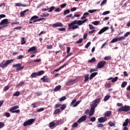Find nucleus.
<instances>
[{
  "mask_svg": "<svg viewBox=\"0 0 130 130\" xmlns=\"http://www.w3.org/2000/svg\"><path fill=\"white\" fill-rule=\"evenodd\" d=\"M108 14H110V11H105L103 13L102 15L103 16H105V15H108Z\"/></svg>",
  "mask_w": 130,
  "mask_h": 130,
  "instance_id": "obj_48",
  "label": "nucleus"
},
{
  "mask_svg": "<svg viewBox=\"0 0 130 130\" xmlns=\"http://www.w3.org/2000/svg\"><path fill=\"white\" fill-rule=\"evenodd\" d=\"M66 99H67V98H66L65 96H63L59 99V101H60V102H62V101H64Z\"/></svg>",
  "mask_w": 130,
  "mask_h": 130,
  "instance_id": "obj_36",
  "label": "nucleus"
},
{
  "mask_svg": "<svg viewBox=\"0 0 130 130\" xmlns=\"http://www.w3.org/2000/svg\"><path fill=\"white\" fill-rule=\"evenodd\" d=\"M129 121V119H128V118L126 119L125 122L122 124V126H127Z\"/></svg>",
  "mask_w": 130,
  "mask_h": 130,
  "instance_id": "obj_20",
  "label": "nucleus"
},
{
  "mask_svg": "<svg viewBox=\"0 0 130 130\" xmlns=\"http://www.w3.org/2000/svg\"><path fill=\"white\" fill-rule=\"evenodd\" d=\"M130 110V106H124L118 109V111L120 112L121 111H124L125 112H127V111H129Z\"/></svg>",
  "mask_w": 130,
  "mask_h": 130,
  "instance_id": "obj_4",
  "label": "nucleus"
},
{
  "mask_svg": "<svg viewBox=\"0 0 130 130\" xmlns=\"http://www.w3.org/2000/svg\"><path fill=\"white\" fill-rule=\"evenodd\" d=\"M26 44V41H25V38H22L21 40V45H23V44Z\"/></svg>",
  "mask_w": 130,
  "mask_h": 130,
  "instance_id": "obj_31",
  "label": "nucleus"
},
{
  "mask_svg": "<svg viewBox=\"0 0 130 130\" xmlns=\"http://www.w3.org/2000/svg\"><path fill=\"white\" fill-rule=\"evenodd\" d=\"M117 80H118V77H114L112 80V83H115V82H116V81H117Z\"/></svg>",
  "mask_w": 130,
  "mask_h": 130,
  "instance_id": "obj_37",
  "label": "nucleus"
},
{
  "mask_svg": "<svg viewBox=\"0 0 130 130\" xmlns=\"http://www.w3.org/2000/svg\"><path fill=\"white\" fill-rule=\"evenodd\" d=\"M123 74L124 77H128V74H127V72H126V71H124Z\"/></svg>",
  "mask_w": 130,
  "mask_h": 130,
  "instance_id": "obj_63",
  "label": "nucleus"
},
{
  "mask_svg": "<svg viewBox=\"0 0 130 130\" xmlns=\"http://www.w3.org/2000/svg\"><path fill=\"white\" fill-rule=\"evenodd\" d=\"M59 112H60V109H57L56 110H54V114H55V115H56V114H57V113H59Z\"/></svg>",
  "mask_w": 130,
  "mask_h": 130,
  "instance_id": "obj_30",
  "label": "nucleus"
},
{
  "mask_svg": "<svg viewBox=\"0 0 130 130\" xmlns=\"http://www.w3.org/2000/svg\"><path fill=\"white\" fill-rule=\"evenodd\" d=\"M106 1H103L101 4V7H103V6H104V5H105V4H106Z\"/></svg>",
  "mask_w": 130,
  "mask_h": 130,
  "instance_id": "obj_61",
  "label": "nucleus"
},
{
  "mask_svg": "<svg viewBox=\"0 0 130 130\" xmlns=\"http://www.w3.org/2000/svg\"><path fill=\"white\" fill-rule=\"evenodd\" d=\"M70 51H71V47H67V54H69V53H70Z\"/></svg>",
  "mask_w": 130,
  "mask_h": 130,
  "instance_id": "obj_51",
  "label": "nucleus"
},
{
  "mask_svg": "<svg viewBox=\"0 0 130 130\" xmlns=\"http://www.w3.org/2000/svg\"><path fill=\"white\" fill-rule=\"evenodd\" d=\"M9 89H10V87H9V86H6L4 87V91H8V90H9Z\"/></svg>",
  "mask_w": 130,
  "mask_h": 130,
  "instance_id": "obj_55",
  "label": "nucleus"
},
{
  "mask_svg": "<svg viewBox=\"0 0 130 130\" xmlns=\"http://www.w3.org/2000/svg\"><path fill=\"white\" fill-rule=\"evenodd\" d=\"M108 124L109 126H111V127L114 126L115 125V124L112 122H109L108 123Z\"/></svg>",
  "mask_w": 130,
  "mask_h": 130,
  "instance_id": "obj_45",
  "label": "nucleus"
},
{
  "mask_svg": "<svg viewBox=\"0 0 130 130\" xmlns=\"http://www.w3.org/2000/svg\"><path fill=\"white\" fill-rule=\"evenodd\" d=\"M90 121H92V122H94L96 121V118L95 117H92L90 119Z\"/></svg>",
  "mask_w": 130,
  "mask_h": 130,
  "instance_id": "obj_46",
  "label": "nucleus"
},
{
  "mask_svg": "<svg viewBox=\"0 0 130 130\" xmlns=\"http://www.w3.org/2000/svg\"><path fill=\"white\" fill-rule=\"evenodd\" d=\"M96 75H98V72H94L91 74L89 77V80H92Z\"/></svg>",
  "mask_w": 130,
  "mask_h": 130,
  "instance_id": "obj_19",
  "label": "nucleus"
},
{
  "mask_svg": "<svg viewBox=\"0 0 130 130\" xmlns=\"http://www.w3.org/2000/svg\"><path fill=\"white\" fill-rule=\"evenodd\" d=\"M76 99H74L73 100L71 103V105L73 106V107H77V106H78V104H80V103H81V101H78L77 102Z\"/></svg>",
  "mask_w": 130,
  "mask_h": 130,
  "instance_id": "obj_10",
  "label": "nucleus"
},
{
  "mask_svg": "<svg viewBox=\"0 0 130 130\" xmlns=\"http://www.w3.org/2000/svg\"><path fill=\"white\" fill-rule=\"evenodd\" d=\"M88 62H90V63H93V62H96V58H95V57H93L92 59L88 60Z\"/></svg>",
  "mask_w": 130,
  "mask_h": 130,
  "instance_id": "obj_26",
  "label": "nucleus"
},
{
  "mask_svg": "<svg viewBox=\"0 0 130 130\" xmlns=\"http://www.w3.org/2000/svg\"><path fill=\"white\" fill-rule=\"evenodd\" d=\"M111 111H108L105 112V117H109L110 116H111Z\"/></svg>",
  "mask_w": 130,
  "mask_h": 130,
  "instance_id": "obj_18",
  "label": "nucleus"
},
{
  "mask_svg": "<svg viewBox=\"0 0 130 130\" xmlns=\"http://www.w3.org/2000/svg\"><path fill=\"white\" fill-rule=\"evenodd\" d=\"M92 24L94 25L95 26H97L100 24V21H95L92 22Z\"/></svg>",
  "mask_w": 130,
  "mask_h": 130,
  "instance_id": "obj_29",
  "label": "nucleus"
},
{
  "mask_svg": "<svg viewBox=\"0 0 130 130\" xmlns=\"http://www.w3.org/2000/svg\"><path fill=\"white\" fill-rule=\"evenodd\" d=\"M54 9H55V7L54 6H52L50 8H49L48 12L49 13H50V12H52V11H53V10H54Z\"/></svg>",
  "mask_w": 130,
  "mask_h": 130,
  "instance_id": "obj_39",
  "label": "nucleus"
},
{
  "mask_svg": "<svg viewBox=\"0 0 130 130\" xmlns=\"http://www.w3.org/2000/svg\"><path fill=\"white\" fill-rule=\"evenodd\" d=\"M66 108H67V105L66 104H62V105H61L60 109L61 110H64Z\"/></svg>",
  "mask_w": 130,
  "mask_h": 130,
  "instance_id": "obj_27",
  "label": "nucleus"
},
{
  "mask_svg": "<svg viewBox=\"0 0 130 130\" xmlns=\"http://www.w3.org/2000/svg\"><path fill=\"white\" fill-rule=\"evenodd\" d=\"M60 89H61V86L57 85L54 89V92H57V91H59V90H60Z\"/></svg>",
  "mask_w": 130,
  "mask_h": 130,
  "instance_id": "obj_23",
  "label": "nucleus"
},
{
  "mask_svg": "<svg viewBox=\"0 0 130 130\" xmlns=\"http://www.w3.org/2000/svg\"><path fill=\"white\" fill-rule=\"evenodd\" d=\"M105 60H111V56H108L104 57Z\"/></svg>",
  "mask_w": 130,
  "mask_h": 130,
  "instance_id": "obj_34",
  "label": "nucleus"
},
{
  "mask_svg": "<svg viewBox=\"0 0 130 130\" xmlns=\"http://www.w3.org/2000/svg\"><path fill=\"white\" fill-rule=\"evenodd\" d=\"M86 119H87V116L84 115V116H82L80 118H79L77 120V122H78V123H81V122H83V121H86Z\"/></svg>",
  "mask_w": 130,
  "mask_h": 130,
  "instance_id": "obj_13",
  "label": "nucleus"
},
{
  "mask_svg": "<svg viewBox=\"0 0 130 130\" xmlns=\"http://www.w3.org/2000/svg\"><path fill=\"white\" fill-rule=\"evenodd\" d=\"M14 62V59H12L11 60H8L5 63V60H4L2 63H0V68L2 69H5V68H7L10 63H12V62Z\"/></svg>",
  "mask_w": 130,
  "mask_h": 130,
  "instance_id": "obj_3",
  "label": "nucleus"
},
{
  "mask_svg": "<svg viewBox=\"0 0 130 130\" xmlns=\"http://www.w3.org/2000/svg\"><path fill=\"white\" fill-rule=\"evenodd\" d=\"M118 41H121V40H124L125 38L123 36L119 37V38H117Z\"/></svg>",
  "mask_w": 130,
  "mask_h": 130,
  "instance_id": "obj_35",
  "label": "nucleus"
},
{
  "mask_svg": "<svg viewBox=\"0 0 130 130\" xmlns=\"http://www.w3.org/2000/svg\"><path fill=\"white\" fill-rule=\"evenodd\" d=\"M70 9H67L64 11L63 15L66 16V15H68V14H70Z\"/></svg>",
  "mask_w": 130,
  "mask_h": 130,
  "instance_id": "obj_32",
  "label": "nucleus"
},
{
  "mask_svg": "<svg viewBox=\"0 0 130 130\" xmlns=\"http://www.w3.org/2000/svg\"><path fill=\"white\" fill-rule=\"evenodd\" d=\"M35 121L34 119H30L23 123V126H27L28 125H31L33 124V122Z\"/></svg>",
  "mask_w": 130,
  "mask_h": 130,
  "instance_id": "obj_7",
  "label": "nucleus"
},
{
  "mask_svg": "<svg viewBox=\"0 0 130 130\" xmlns=\"http://www.w3.org/2000/svg\"><path fill=\"white\" fill-rule=\"evenodd\" d=\"M27 11L28 10H24L23 11H22L20 13V16L21 17H24L25 16V14H26V12H27Z\"/></svg>",
  "mask_w": 130,
  "mask_h": 130,
  "instance_id": "obj_28",
  "label": "nucleus"
},
{
  "mask_svg": "<svg viewBox=\"0 0 130 130\" xmlns=\"http://www.w3.org/2000/svg\"><path fill=\"white\" fill-rule=\"evenodd\" d=\"M100 101H101V99L100 98L96 99L93 101L92 104L90 105V111H89V109L86 110L85 111V114H88L89 112V116H93L95 113V108H96L98 106V104L100 103Z\"/></svg>",
  "mask_w": 130,
  "mask_h": 130,
  "instance_id": "obj_2",
  "label": "nucleus"
},
{
  "mask_svg": "<svg viewBox=\"0 0 130 130\" xmlns=\"http://www.w3.org/2000/svg\"><path fill=\"white\" fill-rule=\"evenodd\" d=\"M5 116H6V117H10L11 114H10V113H9V112H6V113H5Z\"/></svg>",
  "mask_w": 130,
  "mask_h": 130,
  "instance_id": "obj_54",
  "label": "nucleus"
},
{
  "mask_svg": "<svg viewBox=\"0 0 130 130\" xmlns=\"http://www.w3.org/2000/svg\"><path fill=\"white\" fill-rule=\"evenodd\" d=\"M106 64V61H101L98 63V69H102Z\"/></svg>",
  "mask_w": 130,
  "mask_h": 130,
  "instance_id": "obj_11",
  "label": "nucleus"
},
{
  "mask_svg": "<svg viewBox=\"0 0 130 130\" xmlns=\"http://www.w3.org/2000/svg\"><path fill=\"white\" fill-rule=\"evenodd\" d=\"M106 87L107 88H111V83H109V84H106Z\"/></svg>",
  "mask_w": 130,
  "mask_h": 130,
  "instance_id": "obj_62",
  "label": "nucleus"
},
{
  "mask_svg": "<svg viewBox=\"0 0 130 130\" xmlns=\"http://www.w3.org/2000/svg\"><path fill=\"white\" fill-rule=\"evenodd\" d=\"M129 34H130L129 31H128V32H126L125 34V35H124V37H127V36H128V35H129Z\"/></svg>",
  "mask_w": 130,
  "mask_h": 130,
  "instance_id": "obj_64",
  "label": "nucleus"
},
{
  "mask_svg": "<svg viewBox=\"0 0 130 130\" xmlns=\"http://www.w3.org/2000/svg\"><path fill=\"white\" fill-rule=\"evenodd\" d=\"M41 81L44 82L49 83L50 82V79L47 77V76H44L42 78H41Z\"/></svg>",
  "mask_w": 130,
  "mask_h": 130,
  "instance_id": "obj_15",
  "label": "nucleus"
},
{
  "mask_svg": "<svg viewBox=\"0 0 130 130\" xmlns=\"http://www.w3.org/2000/svg\"><path fill=\"white\" fill-rule=\"evenodd\" d=\"M31 51H32V52H34V51H36V47L33 46V47L30 48L28 50V52H30Z\"/></svg>",
  "mask_w": 130,
  "mask_h": 130,
  "instance_id": "obj_21",
  "label": "nucleus"
},
{
  "mask_svg": "<svg viewBox=\"0 0 130 130\" xmlns=\"http://www.w3.org/2000/svg\"><path fill=\"white\" fill-rule=\"evenodd\" d=\"M66 6H67V4L64 3L60 5V8H61V9H63V8H65V7Z\"/></svg>",
  "mask_w": 130,
  "mask_h": 130,
  "instance_id": "obj_59",
  "label": "nucleus"
},
{
  "mask_svg": "<svg viewBox=\"0 0 130 130\" xmlns=\"http://www.w3.org/2000/svg\"><path fill=\"white\" fill-rule=\"evenodd\" d=\"M36 19H38V16H37V15H35V16H32L30 18V21H33V20H36Z\"/></svg>",
  "mask_w": 130,
  "mask_h": 130,
  "instance_id": "obj_38",
  "label": "nucleus"
},
{
  "mask_svg": "<svg viewBox=\"0 0 130 130\" xmlns=\"http://www.w3.org/2000/svg\"><path fill=\"white\" fill-rule=\"evenodd\" d=\"M60 106H61V104L58 103V104H57L55 105V108H58L59 107H60Z\"/></svg>",
  "mask_w": 130,
  "mask_h": 130,
  "instance_id": "obj_56",
  "label": "nucleus"
},
{
  "mask_svg": "<svg viewBox=\"0 0 130 130\" xmlns=\"http://www.w3.org/2000/svg\"><path fill=\"white\" fill-rule=\"evenodd\" d=\"M117 41H118L117 40V38H114L111 41V43H114L115 42H117Z\"/></svg>",
  "mask_w": 130,
  "mask_h": 130,
  "instance_id": "obj_47",
  "label": "nucleus"
},
{
  "mask_svg": "<svg viewBox=\"0 0 130 130\" xmlns=\"http://www.w3.org/2000/svg\"><path fill=\"white\" fill-rule=\"evenodd\" d=\"M110 98V95H106L104 99V101H107L108 99Z\"/></svg>",
  "mask_w": 130,
  "mask_h": 130,
  "instance_id": "obj_44",
  "label": "nucleus"
},
{
  "mask_svg": "<svg viewBox=\"0 0 130 130\" xmlns=\"http://www.w3.org/2000/svg\"><path fill=\"white\" fill-rule=\"evenodd\" d=\"M90 45H91V42H88L85 46V48L88 49Z\"/></svg>",
  "mask_w": 130,
  "mask_h": 130,
  "instance_id": "obj_41",
  "label": "nucleus"
},
{
  "mask_svg": "<svg viewBox=\"0 0 130 130\" xmlns=\"http://www.w3.org/2000/svg\"><path fill=\"white\" fill-rule=\"evenodd\" d=\"M53 28H57V27H63V24L61 22H58L56 23L53 24L52 25Z\"/></svg>",
  "mask_w": 130,
  "mask_h": 130,
  "instance_id": "obj_12",
  "label": "nucleus"
},
{
  "mask_svg": "<svg viewBox=\"0 0 130 130\" xmlns=\"http://www.w3.org/2000/svg\"><path fill=\"white\" fill-rule=\"evenodd\" d=\"M41 59H37L31 61V62H40Z\"/></svg>",
  "mask_w": 130,
  "mask_h": 130,
  "instance_id": "obj_42",
  "label": "nucleus"
},
{
  "mask_svg": "<svg viewBox=\"0 0 130 130\" xmlns=\"http://www.w3.org/2000/svg\"><path fill=\"white\" fill-rule=\"evenodd\" d=\"M13 68H17L16 71H22L23 69H24V66H22V64L21 63H18V64H15L13 65Z\"/></svg>",
  "mask_w": 130,
  "mask_h": 130,
  "instance_id": "obj_8",
  "label": "nucleus"
},
{
  "mask_svg": "<svg viewBox=\"0 0 130 130\" xmlns=\"http://www.w3.org/2000/svg\"><path fill=\"white\" fill-rule=\"evenodd\" d=\"M18 108H19L18 106H13L10 109L9 111L12 113H20V110H16L18 109Z\"/></svg>",
  "mask_w": 130,
  "mask_h": 130,
  "instance_id": "obj_6",
  "label": "nucleus"
},
{
  "mask_svg": "<svg viewBox=\"0 0 130 130\" xmlns=\"http://www.w3.org/2000/svg\"><path fill=\"white\" fill-rule=\"evenodd\" d=\"M41 111H44V108H41L37 110V112H41Z\"/></svg>",
  "mask_w": 130,
  "mask_h": 130,
  "instance_id": "obj_49",
  "label": "nucleus"
},
{
  "mask_svg": "<svg viewBox=\"0 0 130 130\" xmlns=\"http://www.w3.org/2000/svg\"><path fill=\"white\" fill-rule=\"evenodd\" d=\"M81 42H83V39H80L78 41H77L78 44H80Z\"/></svg>",
  "mask_w": 130,
  "mask_h": 130,
  "instance_id": "obj_60",
  "label": "nucleus"
},
{
  "mask_svg": "<svg viewBox=\"0 0 130 130\" xmlns=\"http://www.w3.org/2000/svg\"><path fill=\"white\" fill-rule=\"evenodd\" d=\"M98 120L100 123H103V122H105V121H106L107 120V118H106L105 117H101L99 118L98 119Z\"/></svg>",
  "mask_w": 130,
  "mask_h": 130,
  "instance_id": "obj_14",
  "label": "nucleus"
},
{
  "mask_svg": "<svg viewBox=\"0 0 130 130\" xmlns=\"http://www.w3.org/2000/svg\"><path fill=\"white\" fill-rule=\"evenodd\" d=\"M5 126V123L3 122H0V128H2Z\"/></svg>",
  "mask_w": 130,
  "mask_h": 130,
  "instance_id": "obj_57",
  "label": "nucleus"
},
{
  "mask_svg": "<svg viewBox=\"0 0 130 130\" xmlns=\"http://www.w3.org/2000/svg\"><path fill=\"white\" fill-rule=\"evenodd\" d=\"M76 83V80H70L68 83L67 85L68 86H72V85H74Z\"/></svg>",
  "mask_w": 130,
  "mask_h": 130,
  "instance_id": "obj_17",
  "label": "nucleus"
},
{
  "mask_svg": "<svg viewBox=\"0 0 130 130\" xmlns=\"http://www.w3.org/2000/svg\"><path fill=\"white\" fill-rule=\"evenodd\" d=\"M49 127H53V126H55V123H54V122H51L49 123Z\"/></svg>",
  "mask_w": 130,
  "mask_h": 130,
  "instance_id": "obj_33",
  "label": "nucleus"
},
{
  "mask_svg": "<svg viewBox=\"0 0 130 130\" xmlns=\"http://www.w3.org/2000/svg\"><path fill=\"white\" fill-rule=\"evenodd\" d=\"M97 127H104V125L102 123H100L97 125Z\"/></svg>",
  "mask_w": 130,
  "mask_h": 130,
  "instance_id": "obj_52",
  "label": "nucleus"
},
{
  "mask_svg": "<svg viewBox=\"0 0 130 130\" xmlns=\"http://www.w3.org/2000/svg\"><path fill=\"white\" fill-rule=\"evenodd\" d=\"M108 29H109V27H108V26L104 27L99 31V34L100 35H101V34H102L103 33H104V32H105L106 31H107Z\"/></svg>",
  "mask_w": 130,
  "mask_h": 130,
  "instance_id": "obj_16",
  "label": "nucleus"
},
{
  "mask_svg": "<svg viewBox=\"0 0 130 130\" xmlns=\"http://www.w3.org/2000/svg\"><path fill=\"white\" fill-rule=\"evenodd\" d=\"M13 96H14L15 97H18V96H20V92H16L15 93L13 94Z\"/></svg>",
  "mask_w": 130,
  "mask_h": 130,
  "instance_id": "obj_40",
  "label": "nucleus"
},
{
  "mask_svg": "<svg viewBox=\"0 0 130 130\" xmlns=\"http://www.w3.org/2000/svg\"><path fill=\"white\" fill-rule=\"evenodd\" d=\"M67 64L64 63L63 66H62L61 67H60L59 69H55L54 72H58L59 71H60V70H61V69H63V68H64V67H66Z\"/></svg>",
  "mask_w": 130,
  "mask_h": 130,
  "instance_id": "obj_24",
  "label": "nucleus"
},
{
  "mask_svg": "<svg viewBox=\"0 0 130 130\" xmlns=\"http://www.w3.org/2000/svg\"><path fill=\"white\" fill-rule=\"evenodd\" d=\"M126 85H127V82L123 81L121 85V88H125L126 87Z\"/></svg>",
  "mask_w": 130,
  "mask_h": 130,
  "instance_id": "obj_25",
  "label": "nucleus"
},
{
  "mask_svg": "<svg viewBox=\"0 0 130 130\" xmlns=\"http://www.w3.org/2000/svg\"><path fill=\"white\" fill-rule=\"evenodd\" d=\"M88 15L89 13H84L83 16L81 17V20L73 21L68 25V26L70 29H73V30L79 28V26H81V25H83V24L86 23V22H88V18H87V16H88ZM77 24L78 26L77 25Z\"/></svg>",
  "mask_w": 130,
  "mask_h": 130,
  "instance_id": "obj_1",
  "label": "nucleus"
},
{
  "mask_svg": "<svg viewBox=\"0 0 130 130\" xmlns=\"http://www.w3.org/2000/svg\"><path fill=\"white\" fill-rule=\"evenodd\" d=\"M97 10H88V13H90V14H93V13H95Z\"/></svg>",
  "mask_w": 130,
  "mask_h": 130,
  "instance_id": "obj_50",
  "label": "nucleus"
},
{
  "mask_svg": "<svg viewBox=\"0 0 130 130\" xmlns=\"http://www.w3.org/2000/svg\"><path fill=\"white\" fill-rule=\"evenodd\" d=\"M90 79V77H89V74H87L85 76H84V83H87L88 81Z\"/></svg>",
  "mask_w": 130,
  "mask_h": 130,
  "instance_id": "obj_22",
  "label": "nucleus"
},
{
  "mask_svg": "<svg viewBox=\"0 0 130 130\" xmlns=\"http://www.w3.org/2000/svg\"><path fill=\"white\" fill-rule=\"evenodd\" d=\"M10 24V21H9V19H4L2 20L0 22V26H8V24Z\"/></svg>",
  "mask_w": 130,
  "mask_h": 130,
  "instance_id": "obj_9",
  "label": "nucleus"
},
{
  "mask_svg": "<svg viewBox=\"0 0 130 130\" xmlns=\"http://www.w3.org/2000/svg\"><path fill=\"white\" fill-rule=\"evenodd\" d=\"M88 26L89 27L90 30H94V29H95V27H94V26H93V25L92 24H89Z\"/></svg>",
  "mask_w": 130,
  "mask_h": 130,
  "instance_id": "obj_43",
  "label": "nucleus"
},
{
  "mask_svg": "<svg viewBox=\"0 0 130 130\" xmlns=\"http://www.w3.org/2000/svg\"><path fill=\"white\" fill-rule=\"evenodd\" d=\"M44 71L42 70L38 72L37 73L34 72L30 75L31 78H36L37 76H42L44 74Z\"/></svg>",
  "mask_w": 130,
  "mask_h": 130,
  "instance_id": "obj_5",
  "label": "nucleus"
},
{
  "mask_svg": "<svg viewBox=\"0 0 130 130\" xmlns=\"http://www.w3.org/2000/svg\"><path fill=\"white\" fill-rule=\"evenodd\" d=\"M23 57H24V55H20L17 56V59H21L23 58Z\"/></svg>",
  "mask_w": 130,
  "mask_h": 130,
  "instance_id": "obj_58",
  "label": "nucleus"
},
{
  "mask_svg": "<svg viewBox=\"0 0 130 130\" xmlns=\"http://www.w3.org/2000/svg\"><path fill=\"white\" fill-rule=\"evenodd\" d=\"M78 125H79V124L77 122H75L72 125V127H77Z\"/></svg>",
  "mask_w": 130,
  "mask_h": 130,
  "instance_id": "obj_53",
  "label": "nucleus"
}]
</instances>
